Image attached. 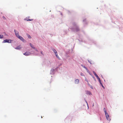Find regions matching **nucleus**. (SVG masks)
<instances>
[{
  "instance_id": "nucleus-1",
  "label": "nucleus",
  "mask_w": 123,
  "mask_h": 123,
  "mask_svg": "<svg viewBox=\"0 0 123 123\" xmlns=\"http://www.w3.org/2000/svg\"><path fill=\"white\" fill-rule=\"evenodd\" d=\"M105 113L107 119L108 120L110 121L111 119L109 116L108 114L106 112V111L105 110Z\"/></svg>"
},
{
  "instance_id": "nucleus-2",
  "label": "nucleus",
  "mask_w": 123,
  "mask_h": 123,
  "mask_svg": "<svg viewBox=\"0 0 123 123\" xmlns=\"http://www.w3.org/2000/svg\"><path fill=\"white\" fill-rule=\"evenodd\" d=\"M18 38L24 42H26L25 40L21 36H20Z\"/></svg>"
},
{
  "instance_id": "nucleus-3",
  "label": "nucleus",
  "mask_w": 123,
  "mask_h": 123,
  "mask_svg": "<svg viewBox=\"0 0 123 123\" xmlns=\"http://www.w3.org/2000/svg\"><path fill=\"white\" fill-rule=\"evenodd\" d=\"M15 34L16 36L18 38L20 36L18 33V32L16 31L15 30L14 31Z\"/></svg>"
},
{
  "instance_id": "nucleus-4",
  "label": "nucleus",
  "mask_w": 123,
  "mask_h": 123,
  "mask_svg": "<svg viewBox=\"0 0 123 123\" xmlns=\"http://www.w3.org/2000/svg\"><path fill=\"white\" fill-rule=\"evenodd\" d=\"M3 42L4 43H10L11 42V40L10 39H6L4 40Z\"/></svg>"
},
{
  "instance_id": "nucleus-5",
  "label": "nucleus",
  "mask_w": 123,
  "mask_h": 123,
  "mask_svg": "<svg viewBox=\"0 0 123 123\" xmlns=\"http://www.w3.org/2000/svg\"><path fill=\"white\" fill-rule=\"evenodd\" d=\"M24 54L26 56H28L30 55V53L29 52H26L24 53Z\"/></svg>"
},
{
  "instance_id": "nucleus-6",
  "label": "nucleus",
  "mask_w": 123,
  "mask_h": 123,
  "mask_svg": "<svg viewBox=\"0 0 123 123\" xmlns=\"http://www.w3.org/2000/svg\"><path fill=\"white\" fill-rule=\"evenodd\" d=\"M79 82V79H76L75 81V84H78Z\"/></svg>"
},
{
  "instance_id": "nucleus-7",
  "label": "nucleus",
  "mask_w": 123,
  "mask_h": 123,
  "mask_svg": "<svg viewBox=\"0 0 123 123\" xmlns=\"http://www.w3.org/2000/svg\"><path fill=\"white\" fill-rule=\"evenodd\" d=\"M53 51L55 53V55H57V53L56 50L55 49H53Z\"/></svg>"
},
{
  "instance_id": "nucleus-8",
  "label": "nucleus",
  "mask_w": 123,
  "mask_h": 123,
  "mask_svg": "<svg viewBox=\"0 0 123 123\" xmlns=\"http://www.w3.org/2000/svg\"><path fill=\"white\" fill-rule=\"evenodd\" d=\"M79 29L78 27L76 28L75 30V31L76 32H77L79 31Z\"/></svg>"
},
{
  "instance_id": "nucleus-9",
  "label": "nucleus",
  "mask_w": 123,
  "mask_h": 123,
  "mask_svg": "<svg viewBox=\"0 0 123 123\" xmlns=\"http://www.w3.org/2000/svg\"><path fill=\"white\" fill-rule=\"evenodd\" d=\"M81 66L83 67L84 68L86 69V70L87 71L88 69H87V68L84 66H83V65H81Z\"/></svg>"
},
{
  "instance_id": "nucleus-10",
  "label": "nucleus",
  "mask_w": 123,
  "mask_h": 123,
  "mask_svg": "<svg viewBox=\"0 0 123 123\" xmlns=\"http://www.w3.org/2000/svg\"><path fill=\"white\" fill-rule=\"evenodd\" d=\"M15 48L16 49H20V47H17Z\"/></svg>"
},
{
  "instance_id": "nucleus-11",
  "label": "nucleus",
  "mask_w": 123,
  "mask_h": 123,
  "mask_svg": "<svg viewBox=\"0 0 123 123\" xmlns=\"http://www.w3.org/2000/svg\"><path fill=\"white\" fill-rule=\"evenodd\" d=\"M27 37H28L29 38H31V37L28 34H27Z\"/></svg>"
},
{
  "instance_id": "nucleus-12",
  "label": "nucleus",
  "mask_w": 123,
  "mask_h": 123,
  "mask_svg": "<svg viewBox=\"0 0 123 123\" xmlns=\"http://www.w3.org/2000/svg\"><path fill=\"white\" fill-rule=\"evenodd\" d=\"M86 93L87 94H89V95H90L91 94V92L89 91H86Z\"/></svg>"
},
{
  "instance_id": "nucleus-13",
  "label": "nucleus",
  "mask_w": 123,
  "mask_h": 123,
  "mask_svg": "<svg viewBox=\"0 0 123 123\" xmlns=\"http://www.w3.org/2000/svg\"><path fill=\"white\" fill-rule=\"evenodd\" d=\"M88 84L89 85V86L92 89H93V87L91 85H90L89 83H88Z\"/></svg>"
},
{
  "instance_id": "nucleus-14",
  "label": "nucleus",
  "mask_w": 123,
  "mask_h": 123,
  "mask_svg": "<svg viewBox=\"0 0 123 123\" xmlns=\"http://www.w3.org/2000/svg\"><path fill=\"white\" fill-rule=\"evenodd\" d=\"M85 80H86V81L87 82L88 84L89 83L88 82V79L86 78H85Z\"/></svg>"
},
{
  "instance_id": "nucleus-15",
  "label": "nucleus",
  "mask_w": 123,
  "mask_h": 123,
  "mask_svg": "<svg viewBox=\"0 0 123 123\" xmlns=\"http://www.w3.org/2000/svg\"><path fill=\"white\" fill-rule=\"evenodd\" d=\"M3 37V35H0V38H2Z\"/></svg>"
},
{
  "instance_id": "nucleus-16",
  "label": "nucleus",
  "mask_w": 123,
  "mask_h": 123,
  "mask_svg": "<svg viewBox=\"0 0 123 123\" xmlns=\"http://www.w3.org/2000/svg\"><path fill=\"white\" fill-rule=\"evenodd\" d=\"M56 57L58 58V59H59L60 58L59 57V56L58 55H57H57H55Z\"/></svg>"
},
{
  "instance_id": "nucleus-17",
  "label": "nucleus",
  "mask_w": 123,
  "mask_h": 123,
  "mask_svg": "<svg viewBox=\"0 0 123 123\" xmlns=\"http://www.w3.org/2000/svg\"><path fill=\"white\" fill-rule=\"evenodd\" d=\"M93 73L94 74V75H95V76H96V75H97V74H96V73L94 71L93 72Z\"/></svg>"
},
{
  "instance_id": "nucleus-18",
  "label": "nucleus",
  "mask_w": 123,
  "mask_h": 123,
  "mask_svg": "<svg viewBox=\"0 0 123 123\" xmlns=\"http://www.w3.org/2000/svg\"><path fill=\"white\" fill-rule=\"evenodd\" d=\"M26 20L27 21H32L33 20V19H26Z\"/></svg>"
},
{
  "instance_id": "nucleus-19",
  "label": "nucleus",
  "mask_w": 123,
  "mask_h": 123,
  "mask_svg": "<svg viewBox=\"0 0 123 123\" xmlns=\"http://www.w3.org/2000/svg\"><path fill=\"white\" fill-rule=\"evenodd\" d=\"M80 75L82 76H84V74L82 73H80Z\"/></svg>"
},
{
  "instance_id": "nucleus-20",
  "label": "nucleus",
  "mask_w": 123,
  "mask_h": 123,
  "mask_svg": "<svg viewBox=\"0 0 123 123\" xmlns=\"http://www.w3.org/2000/svg\"><path fill=\"white\" fill-rule=\"evenodd\" d=\"M98 80H99V82L101 84V81L100 80V79L99 78H98Z\"/></svg>"
},
{
  "instance_id": "nucleus-21",
  "label": "nucleus",
  "mask_w": 123,
  "mask_h": 123,
  "mask_svg": "<svg viewBox=\"0 0 123 123\" xmlns=\"http://www.w3.org/2000/svg\"><path fill=\"white\" fill-rule=\"evenodd\" d=\"M96 77H97V78L98 79V78H99V77L98 76V75H96V76H95Z\"/></svg>"
},
{
  "instance_id": "nucleus-22",
  "label": "nucleus",
  "mask_w": 123,
  "mask_h": 123,
  "mask_svg": "<svg viewBox=\"0 0 123 123\" xmlns=\"http://www.w3.org/2000/svg\"><path fill=\"white\" fill-rule=\"evenodd\" d=\"M96 77H97V78L98 79V78H99V77L98 76V75H96V76H95Z\"/></svg>"
},
{
  "instance_id": "nucleus-23",
  "label": "nucleus",
  "mask_w": 123,
  "mask_h": 123,
  "mask_svg": "<svg viewBox=\"0 0 123 123\" xmlns=\"http://www.w3.org/2000/svg\"><path fill=\"white\" fill-rule=\"evenodd\" d=\"M96 77H97V78L98 79V78H99V77L98 76V75H96V76H95Z\"/></svg>"
},
{
  "instance_id": "nucleus-24",
  "label": "nucleus",
  "mask_w": 123,
  "mask_h": 123,
  "mask_svg": "<svg viewBox=\"0 0 123 123\" xmlns=\"http://www.w3.org/2000/svg\"><path fill=\"white\" fill-rule=\"evenodd\" d=\"M2 18H3L4 19H6V18H5V17L4 16H3L2 17Z\"/></svg>"
},
{
  "instance_id": "nucleus-25",
  "label": "nucleus",
  "mask_w": 123,
  "mask_h": 123,
  "mask_svg": "<svg viewBox=\"0 0 123 123\" xmlns=\"http://www.w3.org/2000/svg\"><path fill=\"white\" fill-rule=\"evenodd\" d=\"M30 46H32V44L31 43H30Z\"/></svg>"
},
{
  "instance_id": "nucleus-26",
  "label": "nucleus",
  "mask_w": 123,
  "mask_h": 123,
  "mask_svg": "<svg viewBox=\"0 0 123 123\" xmlns=\"http://www.w3.org/2000/svg\"><path fill=\"white\" fill-rule=\"evenodd\" d=\"M88 61V62L91 64H92V63H91V61Z\"/></svg>"
},
{
  "instance_id": "nucleus-27",
  "label": "nucleus",
  "mask_w": 123,
  "mask_h": 123,
  "mask_svg": "<svg viewBox=\"0 0 123 123\" xmlns=\"http://www.w3.org/2000/svg\"><path fill=\"white\" fill-rule=\"evenodd\" d=\"M104 111L105 112V111H106V110H105V108H104Z\"/></svg>"
},
{
  "instance_id": "nucleus-28",
  "label": "nucleus",
  "mask_w": 123,
  "mask_h": 123,
  "mask_svg": "<svg viewBox=\"0 0 123 123\" xmlns=\"http://www.w3.org/2000/svg\"><path fill=\"white\" fill-rule=\"evenodd\" d=\"M86 103L87 104V103L86 101Z\"/></svg>"
},
{
  "instance_id": "nucleus-29",
  "label": "nucleus",
  "mask_w": 123,
  "mask_h": 123,
  "mask_svg": "<svg viewBox=\"0 0 123 123\" xmlns=\"http://www.w3.org/2000/svg\"><path fill=\"white\" fill-rule=\"evenodd\" d=\"M32 48H33V49H34L35 48L34 47H32Z\"/></svg>"
},
{
  "instance_id": "nucleus-30",
  "label": "nucleus",
  "mask_w": 123,
  "mask_h": 123,
  "mask_svg": "<svg viewBox=\"0 0 123 123\" xmlns=\"http://www.w3.org/2000/svg\"><path fill=\"white\" fill-rule=\"evenodd\" d=\"M101 85H102V87H103V85H102V84H101Z\"/></svg>"
}]
</instances>
